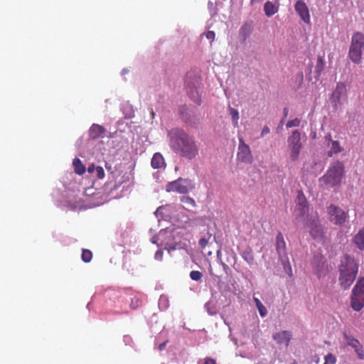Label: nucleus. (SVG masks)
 Instances as JSON below:
<instances>
[{
  "label": "nucleus",
  "mask_w": 364,
  "mask_h": 364,
  "mask_svg": "<svg viewBox=\"0 0 364 364\" xmlns=\"http://www.w3.org/2000/svg\"><path fill=\"white\" fill-rule=\"evenodd\" d=\"M202 276V273L199 271H191L190 273V277L194 281H199Z\"/></svg>",
  "instance_id": "nucleus-33"
},
{
  "label": "nucleus",
  "mask_w": 364,
  "mask_h": 364,
  "mask_svg": "<svg viewBox=\"0 0 364 364\" xmlns=\"http://www.w3.org/2000/svg\"><path fill=\"white\" fill-rule=\"evenodd\" d=\"M205 364H215V362L212 358H207L205 360Z\"/></svg>",
  "instance_id": "nucleus-45"
},
{
  "label": "nucleus",
  "mask_w": 364,
  "mask_h": 364,
  "mask_svg": "<svg viewBox=\"0 0 364 364\" xmlns=\"http://www.w3.org/2000/svg\"><path fill=\"white\" fill-rule=\"evenodd\" d=\"M95 173L99 178H103L105 177V171L101 166H97Z\"/></svg>",
  "instance_id": "nucleus-37"
},
{
  "label": "nucleus",
  "mask_w": 364,
  "mask_h": 364,
  "mask_svg": "<svg viewBox=\"0 0 364 364\" xmlns=\"http://www.w3.org/2000/svg\"><path fill=\"white\" fill-rule=\"evenodd\" d=\"M210 237V235H208V237L206 238V237H202L199 240V245L200 246V247L202 248H204L208 243V240L209 238Z\"/></svg>",
  "instance_id": "nucleus-39"
},
{
  "label": "nucleus",
  "mask_w": 364,
  "mask_h": 364,
  "mask_svg": "<svg viewBox=\"0 0 364 364\" xmlns=\"http://www.w3.org/2000/svg\"><path fill=\"white\" fill-rule=\"evenodd\" d=\"M292 337L293 335L291 331L287 330L277 331L272 334V339L276 342V343L285 348L289 346Z\"/></svg>",
  "instance_id": "nucleus-14"
},
{
  "label": "nucleus",
  "mask_w": 364,
  "mask_h": 364,
  "mask_svg": "<svg viewBox=\"0 0 364 364\" xmlns=\"http://www.w3.org/2000/svg\"><path fill=\"white\" fill-rule=\"evenodd\" d=\"M344 174V165L336 161L328 168L326 175L321 178V181L329 187L340 186Z\"/></svg>",
  "instance_id": "nucleus-4"
},
{
  "label": "nucleus",
  "mask_w": 364,
  "mask_h": 364,
  "mask_svg": "<svg viewBox=\"0 0 364 364\" xmlns=\"http://www.w3.org/2000/svg\"><path fill=\"white\" fill-rule=\"evenodd\" d=\"M332 102L335 106H338L345 103L347 100V90L343 83H338L336 88L332 93Z\"/></svg>",
  "instance_id": "nucleus-13"
},
{
  "label": "nucleus",
  "mask_w": 364,
  "mask_h": 364,
  "mask_svg": "<svg viewBox=\"0 0 364 364\" xmlns=\"http://www.w3.org/2000/svg\"><path fill=\"white\" fill-rule=\"evenodd\" d=\"M166 208V207H164V206H160L155 211L154 214L155 215L159 218V216H161V218H163V214H164V212L163 210Z\"/></svg>",
  "instance_id": "nucleus-41"
},
{
  "label": "nucleus",
  "mask_w": 364,
  "mask_h": 364,
  "mask_svg": "<svg viewBox=\"0 0 364 364\" xmlns=\"http://www.w3.org/2000/svg\"><path fill=\"white\" fill-rule=\"evenodd\" d=\"M276 240V249L279 260L285 269H287V267L290 269V264L286 252V243L281 232L277 234Z\"/></svg>",
  "instance_id": "nucleus-11"
},
{
  "label": "nucleus",
  "mask_w": 364,
  "mask_h": 364,
  "mask_svg": "<svg viewBox=\"0 0 364 364\" xmlns=\"http://www.w3.org/2000/svg\"><path fill=\"white\" fill-rule=\"evenodd\" d=\"M241 256L245 261H246L249 264H252L254 263V256L252 254V250L250 247H246L242 252Z\"/></svg>",
  "instance_id": "nucleus-24"
},
{
  "label": "nucleus",
  "mask_w": 364,
  "mask_h": 364,
  "mask_svg": "<svg viewBox=\"0 0 364 364\" xmlns=\"http://www.w3.org/2000/svg\"><path fill=\"white\" fill-rule=\"evenodd\" d=\"M287 143L286 154L288 161L290 162L297 161L304 146L300 132L294 130L288 136Z\"/></svg>",
  "instance_id": "nucleus-3"
},
{
  "label": "nucleus",
  "mask_w": 364,
  "mask_h": 364,
  "mask_svg": "<svg viewBox=\"0 0 364 364\" xmlns=\"http://www.w3.org/2000/svg\"><path fill=\"white\" fill-rule=\"evenodd\" d=\"M310 235L316 240H321L324 236L323 228L317 218H310L306 222Z\"/></svg>",
  "instance_id": "nucleus-12"
},
{
  "label": "nucleus",
  "mask_w": 364,
  "mask_h": 364,
  "mask_svg": "<svg viewBox=\"0 0 364 364\" xmlns=\"http://www.w3.org/2000/svg\"><path fill=\"white\" fill-rule=\"evenodd\" d=\"M194 188L195 183L193 181L182 178L169 182L166 186V191L167 192H177L181 194L187 193Z\"/></svg>",
  "instance_id": "nucleus-7"
},
{
  "label": "nucleus",
  "mask_w": 364,
  "mask_h": 364,
  "mask_svg": "<svg viewBox=\"0 0 364 364\" xmlns=\"http://www.w3.org/2000/svg\"><path fill=\"white\" fill-rule=\"evenodd\" d=\"M181 201L186 205L187 208H193L196 206L195 200L189 196H182Z\"/></svg>",
  "instance_id": "nucleus-30"
},
{
  "label": "nucleus",
  "mask_w": 364,
  "mask_h": 364,
  "mask_svg": "<svg viewBox=\"0 0 364 364\" xmlns=\"http://www.w3.org/2000/svg\"><path fill=\"white\" fill-rule=\"evenodd\" d=\"M263 0H251V3L253 4H255V3L261 2Z\"/></svg>",
  "instance_id": "nucleus-47"
},
{
  "label": "nucleus",
  "mask_w": 364,
  "mask_h": 364,
  "mask_svg": "<svg viewBox=\"0 0 364 364\" xmlns=\"http://www.w3.org/2000/svg\"><path fill=\"white\" fill-rule=\"evenodd\" d=\"M127 72H128V71H127V70L124 69V70H122V75H125L126 73H127Z\"/></svg>",
  "instance_id": "nucleus-48"
},
{
  "label": "nucleus",
  "mask_w": 364,
  "mask_h": 364,
  "mask_svg": "<svg viewBox=\"0 0 364 364\" xmlns=\"http://www.w3.org/2000/svg\"><path fill=\"white\" fill-rule=\"evenodd\" d=\"M326 213L328 220L335 225L342 226L348 221V212L335 204L328 205Z\"/></svg>",
  "instance_id": "nucleus-6"
},
{
  "label": "nucleus",
  "mask_w": 364,
  "mask_h": 364,
  "mask_svg": "<svg viewBox=\"0 0 364 364\" xmlns=\"http://www.w3.org/2000/svg\"><path fill=\"white\" fill-rule=\"evenodd\" d=\"M92 257V254L91 251L88 250H83L82 252V259L85 262H89L91 261Z\"/></svg>",
  "instance_id": "nucleus-31"
},
{
  "label": "nucleus",
  "mask_w": 364,
  "mask_h": 364,
  "mask_svg": "<svg viewBox=\"0 0 364 364\" xmlns=\"http://www.w3.org/2000/svg\"><path fill=\"white\" fill-rule=\"evenodd\" d=\"M163 256V252L161 250H158L155 253L154 257L156 260L161 261Z\"/></svg>",
  "instance_id": "nucleus-42"
},
{
  "label": "nucleus",
  "mask_w": 364,
  "mask_h": 364,
  "mask_svg": "<svg viewBox=\"0 0 364 364\" xmlns=\"http://www.w3.org/2000/svg\"><path fill=\"white\" fill-rule=\"evenodd\" d=\"M151 164L154 168H161L165 166V161L160 153H155L151 159Z\"/></svg>",
  "instance_id": "nucleus-21"
},
{
  "label": "nucleus",
  "mask_w": 364,
  "mask_h": 364,
  "mask_svg": "<svg viewBox=\"0 0 364 364\" xmlns=\"http://www.w3.org/2000/svg\"><path fill=\"white\" fill-rule=\"evenodd\" d=\"M199 80L195 77L191 79V77L188 75L185 81V86L187 90V93L190 98L196 104L200 105L201 102L200 99V90L198 87Z\"/></svg>",
  "instance_id": "nucleus-9"
},
{
  "label": "nucleus",
  "mask_w": 364,
  "mask_h": 364,
  "mask_svg": "<svg viewBox=\"0 0 364 364\" xmlns=\"http://www.w3.org/2000/svg\"><path fill=\"white\" fill-rule=\"evenodd\" d=\"M343 338L346 344L349 346H351L355 351L358 355L359 359L364 358V351L363 350L362 346L360 344V342L353 338L351 336L344 333Z\"/></svg>",
  "instance_id": "nucleus-17"
},
{
  "label": "nucleus",
  "mask_w": 364,
  "mask_h": 364,
  "mask_svg": "<svg viewBox=\"0 0 364 364\" xmlns=\"http://www.w3.org/2000/svg\"><path fill=\"white\" fill-rule=\"evenodd\" d=\"M295 202L296 204V215L298 219V218L304 217L309 210L306 197L302 192L298 191Z\"/></svg>",
  "instance_id": "nucleus-15"
},
{
  "label": "nucleus",
  "mask_w": 364,
  "mask_h": 364,
  "mask_svg": "<svg viewBox=\"0 0 364 364\" xmlns=\"http://www.w3.org/2000/svg\"><path fill=\"white\" fill-rule=\"evenodd\" d=\"M166 342H164L162 343H161L159 346V350H162L164 349L165 346H166Z\"/></svg>",
  "instance_id": "nucleus-46"
},
{
  "label": "nucleus",
  "mask_w": 364,
  "mask_h": 364,
  "mask_svg": "<svg viewBox=\"0 0 364 364\" xmlns=\"http://www.w3.org/2000/svg\"><path fill=\"white\" fill-rule=\"evenodd\" d=\"M230 114L232 117V123L235 127H237L238 120H239V112L237 109L230 107L229 108Z\"/></svg>",
  "instance_id": "nucleus-29"
},
{
  "label": "nucleus",
  "mask_w": 364,
  "mask_h": 364,
  "mask_svg": "<svg viewBox=\"0 0 364 364\" xmlns=\"http://www.w3.org/2000/svg\"><path fill=\"white\" fill-rule=\"evenodd\" d=\"M205 37L211 41V43L215 40V33L213 31H209L205 33Z\"/></svg>",
  "instance_id": "nucleus-40"
},
{
  "label": "nucleus",
  "mask_w": 364,
  "mask_h": 364,
  "mask_svg": "<svg viewBox=\"0 0 364 364\" xmlns=\"http://www.w3.org/2000/svg\"><path fill=\"white\" fill-rule=\"evenodd\" d=\"M326 141H328V146L329 148L328 154L329 156H332L333 154H336L342 151L338 141L332 140L330 135L326 136Z\"/></svg>",
  "instance_id": "nucleus-18"
},
{
  "label": "nucleus",
  "mask_w": 364,
  "mask_h": 364,
  "mask_svg": "<svg viewBox=\"0 0 364 364\" xmlns=\"http://www.w3.org/2000/svg\"><path fill=\"white\" fill-rule=\"evenodd\" d=\"M300 120L297 118H295L292 120H290L287 123V128H291V127H299V124H300Z\"/></svg>",
  "instance_id": "nucleus-35"
},
{
  "label": "nucleus",
  "mask_w": 364,
  "mask_h": 364,
  "mask_svg": "<svg viewBox=\"0 0 364 364\" xmlns=\"http://www.w3.org/2000/svg\"><path fill=\"white\" fill-rule=\"evenodd\" d=\"M168 301L167 298L165 296H161L159 301V305L160 308H163L164 309H166L168 304Z\"/></svg>",
  "instance_id": "nucleus-34"
},
{
  "label": "nucleus",
  "mask_w": 364,
  "mask_h": 364,
  "mask_svg": "<svg viewBox=\"0 0 364 364\" xmlns=\"http://www.w3.org/2000/svg\"><path fill=\"white\" fill-rule=\"evenodd\" d=\"M254 301H255V305L258 309L259 315L262 317H264L267 314V311L265 306L262 304V303L259 301V299L258 298L254 297Z\"/></svg>",
  "instance_id": "nucleus-27"
},
{
  "label": "nucleus",
  "mask_w": 364,
  "mask_h": 364,
  "mask_svg": "<svg viewBox=\"0 0 364 364\" xmlns=\"http://www.w3.org/2000/svg\"><path fill=\"white\" fill-rule=\"evenodd\" d=\"M294 9L304 23L307 24L311 23L309 10L304 1L298 0L294 5Z\"/></svg>",
  "instance_id": "nucleus-16"
},
{
  "label": "nucleus",
  "mask_w": 364,
  "mask_h": 364,
  "mask_svg": "<svg viewBox=\"0 0 364 364\" xmlns=\"http://www.w3.org/2000/svg\"><path fill=\"white\" fill-rule=\"evenodd\" d=\"M166 233H167V232L166 230L160 231L159 234L157 236H154L152 237V239H151L152 242L156 244L158 240H159L160 238L164 237V235H166Z\"/></svg>",
  "instance_id": "nucleus-38"
},
{
  "label": "nucleus",
  "mask_w": 364,
  "mask_h": 364,
  "mask_svg": "<svg viewBox=\"0 0 364 364\" xmlns=\"http://www.w3.org/2000/svg\"><path fill=\"white\" fill-rule=\"evenodd\" d=\"M221 255V250H218L216 252L218 262L223 267L224 269H226L228 268V267L225 262H223Z\"/></svg>",
  "instance_id": "nucleus-36"
},
{
  "label": "nucleus",
  "mask_w": 364,
  "mask_h": 364,
  "mask_svg": "<svg viewBox=\"0 0 364 364\" xmlns=\"http://www.w3.org/2000/svg\"><path fill=\"white\" fill-rule=\"evenodd\" d=\"M325 66V61L322 56H318L316 60V65L315 67L316 73L319 75L323 71Z\"/></svg>",
  "instance_id": "nucleus-28"
},
{
  "label": "nucleus",
  "mask_w": 364,
  "mask_h": 364,
  "mask_svg": "<svg viewBox=\"0 0 364 364\" xmlns=\"http://www.w3.org/2000/svg\"><path fill=\"white\" fill-rule=\"evenodd\" d=\"M205 309L211 316L215 315L218 311L216 302L213 300H210L205 304Z\"/></svg>",
  "instance_id": "nucleus-26"
},
{
  "label": "nucleus",
  "mask_w": 364,
  "mask_h": 364,
  "mask_svg": "<svg viewBox=\"0 0 364 364\" xmlns=\"http://www.w3.org/2000/svg\"><path fill=\"white\" fill-rule=\"evenodd\" d=\"M105 132V129L103 127L99 124H92L90 129V136L92 139H97L101 136Z\"/></svg>",
  "instance_id": "nucleus-22"
},
{
  "label": "nucleus",
  "mask_w": 364,
  "mask_h": 364,
  "mask_svg": "<svg viewBox=\"0 0 364 364\" xmlns=\"http://www.w3.org/2000/svg\"><path fill=\"white\" fill-rule=\"evenodd\" d=\"M336 363V358L332 353H328L325 356L324 364H335Z\"/></svg>",
  "instance_id": "nucleus-32"
},
{
  "label": "nucleus",
  "mask_w": 364,
  "mask_h": 364,
  "mask_svg": "<svg viewBox=\"0 0 364 364\" xmlns=\"http://www.w3.org/2000/svg\"><path fill=\"white\" fill-rule=\"evenodd\" d=\"M73 165L76 173L81 175L85 172V167L79 159H74Z\"/></svg>",
  "instance_id": "nucleus-25"
},
{
  "label": "nucleus",
  "mask_w": 364,
  "mask_h": 364,
  "mask_svg": "<svg viewBox=\"0 0 364 364\" xmlns=\"http://www.w3.org/2000/svg\"><path fill=\"white\" fill-rule=\"evenodd\" d=\"M364 49V35L360 32L355 33L351 38L349 58L355 63H359Z\"/></svg>",
  "instance_id": "nucleus-5"
},
{
  "label": "nucleus",
  "mask_w": 364,
  "mask_h": 364,
  "mask_svg": "<svg viewBox=\"0 0 364 364\" xmlns=\"http://www.w3.org/2000/svg\"><path fill=\"white\" fill-rule=\"evenodd\" d=\"M238 141L237 160L240 163L252 164L253 162V156L250 146L245 142L242 137H239Z\"/></svg>",
  "instance_id": "nucleus-10"
},
{
  "label": "nucleus",
  "mask_w": 364,
  "mask_h": 364,
  "mask_svg": "<svg viewBox=\"0 0 364 364\" xmlns=\"http://www.w3.org/2000/svg\"><path fill=\"white\" fill-rule=\"evenodd\" d=\"M359 269V263L354 257L346 255L341 259L338 265V284L343 289H348L354 282Z\"/></svg>",
  "instance_id": "nucleus-2"
},
{
  "label": "nucleus",
  "mask_w": 364,
  "mask_h": 364,
  "mask_svg": "<svg viewBox=\"0 0 364 364\" xmlns=\"http://www.w3.org/2000/svg\"><path fill=\"white\" fill-rule=\"evenodd\" d=\"M168 138L170 147L181 156L192 160L198 155L199 149L194 136L183 129H171L168 132Z\"/></svg>",
  "instance_id": "nucleus-1"
},
{
  "label": "nucleus",
  "mask_w": 364,
  "mask_h": 364,
  "mask_svg": "<svg viewBox=\"0 0 364 364\" xmlns=\"http://www.w3.org/2000/svg\"><path fill=\"white\" fill-rule=\"evenodd\" d=\"M270 132V129L268 127L264 126L261 132V136L263 137Z\"/></svg>",
  "instance_id": "nucleus-43"
},
{
  "label": "nucleus",
  "mask_w": 364,
  "mask_h": 364,
  "mask_svg": "<svg viewBox=\"0 0 364 364\" xmlns=\"http://www.w3.org/2000/svg\"><path fill=\"white\" fill-rule=\"evenodd\" d=\"M252 26L246 23L241 26L239 31V38L242 42H245L252 33Z\"/></svg>",
  "instance_id": "nucleus-20"
},
{
  "label": "nucleus",
  "mask_w": 364,
  "mask_h": 364,
  "mask_svg": "<svg viewBox=\"0 0 364 364\" xmlns=\"http://www.w3.org/2000/svg\"><path fill=\"white\" fill-rule=\"evenodd\" d=\"M353 242L360 250H364V228L360 230L354 236Z\"/></svg>",
  "instance_id": "nucleus-23"
},
{
  "label": "nucleus",
  "mask_w": 364,
  "mask_h": 364,
  "mask_svg": "<svg viewBox=\"0 0 364 364\" xmlns=\"http://www.w3.org/2000/svg\"><path fill=\"white\" fill-rule=\"evenodd\" d=\"M97 166H95V165L92 164L90 166H88L87 168V171L90 173H93L95 172V169H96Z\"/></svg>",
  "instance_id": "nucleus-44"
},
{
  "label": "nucleus",
  "mask_w": 364,
  "mask_h": 364,
  "mask_svg": "<svg viewBox=\"0 0 364 364\" xmlns=\"http://www.w3.org/2000/svg\"><path fill=\"white\" fill-rule=\"evenodd\" d=\"M279 10V3L277 1L274 2L267 1L264 5V11L265 15L270 17L275 14Z\"/></svg>",
  "instance_id": "nucleus-19"
},
{
  "label": "nucleus",
  "mask_w": 364,
  "mask_h": 364,
  "mask_svg": "<svg viewBox=\"0 0 364 364\" xmlns=\"http://www.w3.org/2000/svg\"><path fill=\"white\" fill-rule=\"evenodd\" d=\"M351 306L358 311L364 306V277L359 279L353 288Z\"/></svg>",
  "instance_id": "nucleus-8"
}]
</instances>
